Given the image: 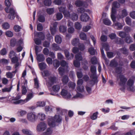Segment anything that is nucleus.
Wrapping results in <instances>:
<instances>
[{"label": "nucleus", "instance_id": "nucleus-24", "mask_svg": "<svg viewBox=\"0 0 135 135\" xmlns=\"http://www.w3.org/2000/svg\"><path fill=\"white\" fill-rule=\"evenodd\" d=\"M22 131L24 134L28 135H33L32 132L30 130L27 129H23Z\"/></svg>", "mask_w": 135, "mask_h": 135}, {"label": "nucleus", "instance_id": "nucleus-57", "mask_svg": "<svg viewBox=\"0 0 135 135\" xmlns=\"http://www.w3.org/2000/svg\"><path fill=\"white\" fill-rule=\"evenodd\" d=\"M21 28V27L18 25L15 26L14 27V29L16 32H19L20 31Z\"/></svg>", "mask_w": 135, "mask_h": 135}, {"label": "nucleus", "instance_id": "nucleus-1", "mask_svg": "<svg viewBox=\"0 0 135 135\" xmlns=\"http://www.w3.org/2000/svg\"><path fill=\"white\" fill-rule=\"evenodd\" d=\"M62 119L60 115H55L54 117L48 118V123L49 125L51 127H54L56 125V123L61 122Z\"/></svg>", "mask_w": 135, "mask_h": 135}, {"label": "nucleus", "instance_id": "nucleus-18", "mask_svg": "<svg viewBox=\"0 0 135 135\" xmlns=\"http://www.w3.org/2000/svg\"><path fill=\"white\" fill-rule=\"evenodd\" d=\"M37 55V61L39 62H42L45 59L44 55L42 54H39Z\"/></svg>", "mask_w": 135, "mask_h": 135}, {"label": "nucleus", "instance_id": "nucleus-60", "mask_svg": "<svg viewBox=\"0 0 135 135\" xmlns=\"http://www.w3.org/2000/svg\"><path fill=\"white\" fill-rule=\"evenodd\" d=\"M0 54L2 55H6L7 53V51L6 49L5 48L2 49L0 51Z\"/></svg>", "mask_w": 135, "mask_h": 135}, {"label": "nucleus", "instance_id": "nucleus-59", "mask_svg": "<svg viewBox=\"0 0 135 135\" xmlns=\"http://www.w3.org/2000/svg\"><path fill=\"white\" fill-rule=\"evenodd\" d=\"M16 41L15 39L11 40L10 41V44L11 46L14 47L16 45Z\"/></svg>", "mask_w": 135, "mask_h": 135}, {"label": "nucleus", "instance_id": "nucleus-16", "mask_svg": "<svg viewBox=\"0 0 135 135\" xmlns=\"http://www.w3.org/2000/svg\"><path fill=\"white\" fill-rule=\"evenodd\" d=\"M114 40L115 43L118 44H123L124 43V41L122 39L118 37H116Z\"/></svg>", "mask_w": 135, "mask_h": 135}, {"label": "nucleus", "instance_id": "nucleus-51", "mask_svg": "<svg viewBox=\"0 0 135 135\" xmlns=\"http://www.w3.org/2000/svg\"><path fill=\"white\" fill-rule=\"evenodd\" d=\"M98 114V112H96L93 114V115L91 117V118L92 120H95L96 119L97 117V115Z\"/></svg>", "mask_w": 135, "mask_h": 135}, {"label": "nucleus", "instance_id": "nucleus-63", "mask_svg": "<svg viewBox=\"0 0 135 135\" xmlns=\"http://www.w3.org/2000/svg\"><path fill=\"white\" fill-rule=\"evenodd\" d=\"M6 35L9 37H12L13 35V33L10 31H7L6 33Z\"/></svg>", "mask_w": 135, "mask_h": 135}, {"label": "nucleus", "instance_id": "nucleus-20", "mask_svg": "<svg viewBox=\"0 0 135 135\" xmlns=\"http://www.w3.org/2000/svg\"><path fill=\"white\" fill-rule=\"evenodd\" d=\"M52 129L51 128H48L46 131L43 133V135H50L52 133Z\"/></svg>", "mask_w": 135, "mask_h": 135}, {"label": "nucleus", "instance_id": "nucleus-17", "mask_svg": "<svg viewBox=\"0 0 135 135\" xmlns=\"http://www.w3.org/2000/svg\"><path fill=\"white\" fill-rule=\"evenodd\" d=\"M38 66L40 70H42L46 69L47 65L45 63L42 62L39 64Z\"/></svg>", "mask_w": 135, "mask_h": 135}, {"label": "nucleus", "instance_id": "nucleus-62", "mask_svg": "<svg viewBox=\"0 0 135 135\" xmlns=\"http://www.w3.org/2000/svg\"><path fill=\"white\" fill-rule=\"evenodd\" d=\"M43 30V27L42 25L40 23L38 24L37 26V30L39 31H41Z\"/></svg>", "mask_w": 135, "mask_h": 135}, {"label": "nucleus", "instance_id": "nucleus-22", "mask_svg": "<svg viewBox=\"0 0 135 135\" xmlns=\"http://www.w3.org/2000/svg\"><path fill=\"white\" fill-rule=\"evenodd\" d=\"M118 50L119 51L124 54L127 55L128 54V50L125 47L120 49Z\"/></svg>", "mask_w": 135, "mask_h": 135}, {"label": "nucleus", "instance_id": "nucleus-13", "mask_svg": "<svg viewBox=\"0 0 135 135\" xmlns=\"http://www.w3.org/2000/svg\"><path fill=\"white\" fill-rule=\"evenodd\" d=\"M124 25V24L123 23L117 22L114 23L113 25L115 29L118 30H120L122 29Z\"/></svg>", "mask_w": 135, "mask_h": 135}, {"label": "nucleus", "instance_id": "nucleus-55", "mask_svg": "<svg viewBox=\"0 0 135 135\" xmlns=\"http://www.w3.org/2000/svg\"><path fill=\"white\" fill-rule=\"evenodd\" d=\"M102 46L103 48L106 51H108L109 50V47L107 44L104 43L103 44Z\"/></svg>", "mask_w": 135, "mask_h": 135}, {"label": "nucleus", "instance_id": "nucleus-4", "mask_svg": "<svg viewBox=\"0 0 135 135\" xmlns=\"http://www.w3.org/2000/svg\"><path fill=\"white\" fill-rule=\"evenodd\" d=\"M47 128V124L43 122H40L37 127V130L38 132L43 131Z\"/></svg>", "mask_w": 135, "mask_h": 135}, {"label": "nucleus", "instance_id": "nucleus-10", "mask_svg": "<svg viewBox=\"0 0 135 135\" xmlns=\"http://www.w3.org/2000/svg\"><path fill=\"white\" fill-rule=\"evenodd\" d=\"M61 93L62 97L67 99L70 98L71 97V94L68 92L67 90L64 89L62 90Z\"/></svg>", "mask_w": 135, "mask_h": 135}, {"label": "nucleus", "instance_id": "nucleus-8", "mask_svg": "<svg viewBox=\"0 0 135 135\" xmlns=\"http://www.w3.org/2000/svg\"><path fill=\"white\" fill-rule=\"evenodd\" d=\"M36 115L34 113L31 112L28 113L27 115L28 120L31 122H35L36 120Z\"/></svg>", "mask_w": 135, "mask_h": 135}, {"label": "nucleus", "instance_id": "nucleus-29", "mask_svg": "<svg viewBox=\"0 0 135 135\" xmlns=\"http://www.w3.org/2000/svg\"><path fill=\"white\" fill-rule=\"evenodd\" d=\"M62 81L64 84H66L68 82L69 78L66 75H64L62 78Z\"/></svg>", "mask_w": 135, "mask_h": 135}, {"label": "nucleus", "instance_id": "nucleus-32", "mask_svg": "<svg viewBox=\"0 0 135 135\" xmlns=\"http://www.w3.org/2000/svg\"><path fill=\"white\" fill-rule=\"evenodd\" d=\"M120 6L119 3L117 1H114L112 3V8H118Z\"/></svg>", "mask_w": 135, "mask_h": 135}, {"label": "nucleus", "instance_id": "nucleus-3", "mask_svg": "<svg viewBox=\"0 0 135 135\" xmlns=\"http://www.w3.org/2000/svg\"><path fill=\"white\" fill-rule=\"evenodd\" d=\"M9 57L11 58L12 62L13 64H15L18 62V57L16 56V54L14 51L12 50L10 52Z\"/></svg>", "mask_w": 135, "mask_h": 135}, {"label": "nucleus", "instance_id": "nucleus-15", "mask_svg": "<svg viewBox=\"0 0 135 135\" xmlns=\"http://www.w3.org/2000/svg\"><path fill=\"white\" fill-rule=\"evenodd\" d=\"M72 44L74 46H77L79 44V40L78 38H75L73 39L71 42Z\"/></svg>", "mask_w": 135, "mask_h": 135}, {"label": "nucleus", "instance_id": "nucleus-37", "mask_svg": "<svg viewBox=\"0 0 135 135\" xmlns=\"http://www.w3.org/2000/svg\"><path fill=\"white\" fill-rule=\"evenodd\" d=\"M103 23L107 25H109L111 24V21L107 18H105L103 20Z\"/></svg>", "mask_w": 135, "mask_h": 135}, {"label": "nucleus", "instance_id": "nucleus-30", "mask_svg": "<svg viewBox=\"0 0 135 135\" xmlns=\"http://www.w3.org/2000/svg\"><path fill=\"white\" fill-rule=\"evenodd\" d=\"M33 96V95L32 93H29L27 95L26 98L25 99L26 100H27V102L31 100Z\"/></svg>", "mask_w": 135, "mask_h": 135}, {"label": "nucleus", "instance_id": "nucleus-23", "mask_svg": "<svg viewBox=\"0 0 135 135\" xmlns=\"http://www.w3.org/2000/svg\"><path fill=\"white\" fill-rule=\"evenodd\" d=\"M60 88V86L59 85H54L52 87V89L53 91L55 93L58 92L59 91Z\"/></svg>", "mask_w": 135, "mask_h": 135}, {"label": "nucleus", "instance_id": "nucleus-48", "mask_svg": "<svg viewBox=\"0 0 135 135\" xmlns=\"http://www.w3.org/2000/svg\"><path fill=\"white\" fill-rule=\"evenodd\" d=\"M91 63L92 64L96 65L97 63V60L95 57H92L91 59Z\"/></svg>", "mask_w": 135, "mask_h": 135}, {"label": "nucleus", "instance_id": "nucleus-41", "mask_svg": "<svg viewBox=\"0 0 135 135\" xmlns=\"http://www.w3.org/2000/svg\"><path fill=\"white\" fill-rule=\"evenodd\" d=\"M52 48L55 51L59 50L60 48L59 46L55 43L53 44L52 45Z\"/></svg>", "mask_w": 135, "mask_h": 135}, {"label": "nucleus", "instance_id": "nucleus-7", "mask_svg": "<svg viewBox=\"0 0 135 135\" xmlns=\"http://www.w3.org/2000/svg\"><path fill=\"white\" fill-rule=\"evenodd\" d=\"M134 83V80L133 79L130 78L128 80L127 83V85L128 86L127 88L128 90L131 91L133 90Z\"/></svg>", "mask_w": 135, "mask_h": 135}, {"label": "nucleus", "instance_id": "nucleus-6", "mask_svg": "<svg viewBox=\"0 0 135 135\" xmlns=\"http://www.w3.org/2000/svg\"><path fill=\"white\" fill-rule=\"evenodd\" d=\"M120 82L119 83V85L122 86H124L127 79L125 76L123 75H120L119 76Z\"/></svg>", "mask_w": 135, "mask_h": 135}, {"label": "nucleus", "instance_id": "nucleus-45", "mask_svg": "<svg viewBox=\"0 0 135 135\" xmlns=\"http://www.w3.org/2000/svg\"><path fill=\"white\" fill-rule=\"evenodd\" d=\"M90 54L92 55H94L95 54V51L94 48L92 47L90 48L88 50Z\"/></svg>", "mask_w": 135, "mask_h": 135}, {"label": "nucleus", "instance_id": "nucleus-40", "mask_svg": "<svg viewBox=\"0 0 135 135\" xmlns=\"http://www.w3.org/2000/svg\"><path fill=\"white\" fill-rule=\"evenodd\" d=\"M38 21L39 22H43L45 21V18L44 16L42 15H40L38 17Z\"/></svg>", "mask_w": 135, "mask_h": 135}, {"label": "nucleus", "instance_id": "nucleus-53", "mask_svg": "<svg viewBox=\"0 0 135 135\" xmlns=\"http://www.w3.org/2000/svg\"><path fill=\"white\" fill-rule=\"evenodd\" d=\"M35 82V87L38 89L39 87L38 81L37 79H35L34 80Z\"/></svg>", "mask_w": 135, "mask_h": 135}, {"label": "nucleus", "instance_id": "nucleus-26", "mask_svg": "<svg viewBox=\"0 0 135 135\" xmlns=\"http://www.w3.org/2000/svg\"><path fill=\"white\" fill-rule=\"evenodd\" d=\"M115 73L117 74H120L122 72V67L121 66L116 67L115 69Z\"/></svg>", "mask_w": 135, "mask_h": 135}, {"label": "nucleus", "instance_id": "nucleus-25", "mask_svg": "<svg viewBox=\"0 0 135 135\" xmlns=\"http://www.w3.org/2000/svg\"><path fill=\"white\" fill-rule=\"evenodd\" d=\"M55 40L56 42L60 44L62 42V38L59 35H56L55 37Z\"/></svg>", "mask_w": 135, "mask_h": 135}, {"label": "nucleus", "instance_id": "nucleus-28", "mask_svg": "<svg viewBox=\"0 0 135 135\" xmlns=\"http://www.w3.org/2000/svg\"><path fill=\"white\" fill-rule=\"evenodd\" d=\"M76 60L79 61H81L82 60V57L80 53L76 54L75 56Z\"/></svg>", "mask_w": 135, "mask_h": 135}, {"label": "nucleus", "instance_id": "nucleus-54", "mask_svg": "<svg viewBox=\"0 0 135 135\" xmlns=\"http://www.w3.org/2000/svg\"><path fill=\"white\" fill-rule=\"evenodd\" d=\"M38 37L41 39H44V35L42 32H39L37 33Z\"/></svg>", "mask_w": 135, "mask_h": 135}, {"label": "nucleus", "instance_id": "nucleus-14", "mask_svg": "<svg viewBox=\"0 0 135 135\" xmlns=\"http://www.w3.org/2000/svg\"><path fill=\"white\" fill-rule=\"evenodd\" d=\"M116 9L115 8H112L111 17L114 22L116 20V18L115 15L116 14Z\"/></svg>", "mask_w": 135, "mask_h": 135}, {"label": "nucleus", "instance_id": "nucleus-11", "mask_svg": "<svg viewBox=\"0 0 135 135\" xmlns=\"http://www.w3.org/2000/svg\"><path fill=\"white\" fill-rule=\"evenodd\" d=\"M10 14L8 15V18L11 20H13L15 18V15L16 13L15 10L13 8H11L9 9V12Z\"/></svg>", "mask_w": 135, "mask_h": 135}, {"label": "nucleus", "instance_id": "nucleus-9", "mask_svg": "<svg viewBox=\"0 0 135 135\" xmlns=\"http://www.w3.org/2000/svg\"><path fill=\"white\" fill-rule=\"evenodd\" d=\"M75 5L78 7L83 6L85 8L87 7V5L84 1L81 0H77L75 3Z\"/></svg>", "mask_w": 135, "mask_h": 135}, {"label": "nucleus", "instance_id": "nucleus-34", "mask_svg": "<svg viewBox=\"0 0 135 135\" xmlns=\"http://www.w3.org/2000/svg\"><path fill=\"white\" fill-rule=\"evenodd\" d=\"M56 20L57 21L60 20L63 17V15L61 13L58 12L56 15Z\"/></svg>", "mask_w": 135, "mask_h": 135}, {"label": "nucleus", "instance_id": "nucleus-35", "mask_svg": "<svg viewBox=\"0 0 135 135\" xmlns=\"http://www.w3.org/2000/svg\"><path fill=\"white\" fill-rule=\"evenodd\" d=\"M38 117L40 120H43L45 119V115L44 113H40L38 114Z\"/></svg>", "mask_w": 135, "mask_h": 135}, {"label": "nucleus", "instance_id": "nucleus-12", "mask_svg": "<svg viewBox=\"0 0 135 135\" xmlns=\"http://www.w3.org/2000/svg\"><path fill=\"white\" fill-rule=\"evenodd\" d=\"M89 18V17L85 13H83L80 17L81 21L83 22L87 21Z\"/></svg>", "mask_w": 135, "mask_h": 135}, {"label": "nucleus", "instance_id": "nucleus-38", "mask_svg": "<svg viewBox=\"0 0 135 135\" xmlns=\"http://www.w3.org/2000/svg\"><path fill=\"white\" fill-rule=\"evenodd\" d=\"M75 83L70 82H69L68 84V86L69 88H71L72 89H75Z\"/></svg>", "mask_w": 135, "mask_h": 135}, {"label": "nucleus", "instance_id": "nucleus-64", "mask_svg": "<svg viewBox=\"0 0 135 135\" xmlns=\"http://www.w3.org/2000/svg\"><path fill=\"white\" fill-rule=\"evenodd\" d=\"M46 12L48 14L50 15L53 13L54 9L53 8H48L47 9Z\"/></svg>", "mask_w": 135, "mask_h": 135}, {"label": "nucleus", "instance_id": "nucleus-33", "mask_svg": "<svg viewBox=\"0 0 135 135\" xmlns=\"http://www.w3.org/2000/svg\"><path fill=\"white\" fill-rule=\"evenodd\" d=\"M125 41L128 44L132 42L131 37L130 36H127L125 39Z\"/></svg>", "mask_w": 135, "mask_h": 135}, {"label": "nucleus", "instance_id": "nucleus-43", "mask_svg": "<svg viewBox=\"0 0 135 135\" xmlns=\"http://www.w3.org/2000/svg\"><path fill=\"white\" fill-rule=\"evenodd\" d=\"M64 16L66 17L70 18V13L66 9L63 13Z\"/></svg>", "mask_w": 135, "mask_h": 135}, {"label": "nucleus", "instance_id": "nucleus-46", "mask_svg": "<svg viewBox=\"0 0 135 135\" xmlns=\"http://www.w3.org/2000/svg\"><path fill=\"white\" fill-rule=\"evenodd\" d=\"M119 36L122 38L125 37L126 36V33L123 31H120L119 33Z\"/></svg>", "mask_w": 135, "mask_h": 135}, {"label": "nucleus", "instance_id": "nucleus-19", "mask_svg": "<svg viewBox=\"0 0 135 135\" xmlns=\"http://www.w3.org/2000/svg\"><path fill=\"white\" fill-rule=\"evenodd\" d=\"M71 19L73 21H76L78 20V16L77 13H73L70 16Z\"/></svg>", "mask_w": 135, "mask_h": 135}, {"label": "nucleus", "instance_id": "nucleus-56", "mask_svg": "<svg viewBox=\"0 0 135 135\" xmlns=\"http://www.w3.org/2000/svg\"><path fill=\"white\" fill-rule=\"evenodd\" d=\"M77 90L78 91L82 92L84 90V87L82 85H77Z\"/></svg>", "mask_w": 135, "mask_h": 135}, {"label": "nucleus", "instance_id": "nucleus-47", "mask_svg": "<svg viewBox=\"0 0 135 135\" xmlns=\"http://www.w3.org/2000/svg\"><path fill=\"white\" fill-rule=\"evenodd\" d=\"M12 88V86L11 85L9 88H6L2 89V91L3 92H9L11 91Z\"/></svg>", "mask_w": 135, "mask_h": 135}, {"label": "nucleus", "instance_id": "nucleus-50", "mask_svg": "<svg viewBox=\"0 0 135 135\" xmlns=\"http://www.w3.org/2000/svg\"><path fill=\"white\" fill-rule=\"evenodd\" d=\"M60 65L61 66L65 67L66 66H68V63L65 61L62 60L61 61Z\"/></svg>", "mask_w": 135, "mask_h": 135}, {"label": "nucleus", "instance_id": "nucleus-27", "mask_svg": "<svg viewBox=\"0 0 135 135\" xmlns=\"http://www.w3.org/2000/svg\"><path fill=\"white\" fill-rule=\"evenodd\" d=\"M74 27L76 29L80 30L82 26L80 23L78 22L75 23Z\"/></svg>", "mask_w": 135, "mask_h": 135}, {"label": "nucleus", "instance_id": "nucleus-49", "mask_svg": "<svg viewBox=\"0 0 135 135\" xmlns=\"http://www.w3.org/2000/svg\"><path fill=\"white\" fill-rule=\"evenodd\" d=\"M79 61L76 60H75L73 62V64L74 66L77 68L79 67L80 65Z\"/></svg>", "mask_w": 135, "mask_h": 135}, {"label": "nucleus", "instance_id": "nucleus-44", "mask_svg": "<svg viewBox=\"0 0 135 135\" xmlns=\"http://www.w3.org/2000/svg\"><path fill=\"white\" fill-rule=\"evenodd\" d=\"M60 64L59 61L57 60H55L54 61L53 65L54 67H56V68L59 66Z\"/></svg>", "mask_w": 135, "mask_h": 135}, {"label": "nucleus", "instance_id": "nucleus-52", "mask_svg": "<svg viewBox=\"0 0 135 135\" xmlns=\"http://www.w3.org/2000/svg\"><path fill=\"white\" fill-rule=\"evenodd\" d=\"M86 89L89 94H90L91 93L92 88L89 87L88 85H87L86 86Z\"/></svg>", "mask_w": 135, "mask_h": 135}, {"label": "nucleus", "instance_id": "nucleus-2", "mask_svg": "<svg viewBox=\"0 0 135 135\" xmlns=\"http://www.w3.org/2000/svg\"><path fill=\"white\" fill-rule=\"evenodd\" d=\"M90 70L92 74H91L90 77L92 80L91 81H93L94 83H98V77L96 74L97 68L96 66L94 65H92L91 66Z\"/></svg>", "mask_w": 135, "mask_h": 135}, {"label": "nucleus", "instance_id": "nucleus-31", "mask_svg": "<svg viewBox=\"0 0 135 135\" xmlns=\"http://www.w3.org/2000/svg\"><path fill=\"white\" fill-rule=\"evenodd\" d=\"M59 30L61 32H65L66 31L67 27L63 26H61L59 27Z\"/></svg>", "mask_w": 135, "mask_h": 135}, {"label": "nucleus", "instance_id": "nucleus-36", "mask_svg": "<svg viewBox=\"0 0 135 135\" xmlns=\"http://www.w3.org/2000/svg\"><path fill=\"white\" fill-rule=\"evenodd\" d=\"M59 74L61 76L64 74L65 72L64 69L61 67H60L58 69Z\"/></svg>", "mask_w": 135, "mask_h": 135}, {"label": "nucleus", "instance_id": "nucleus-39", "mask_svg": "<svg viewBox=\"0 0 135 135\" xmlns=\"http://www.w3.org/2000/svg\"><path fill=\"white\" fill-rule=\"evenodd\" d=\"M52 2L51 0H45L44 2V4L47 6H49L51 4Z\"/></svg>", "mask_w": 135, "mask_h": 135}, {"label": "nucleus", "instance_id": "nucleus-61", "mask_svg": "<svg viewBox=\"0 0 135 135\" xmlns=\"http://www.w3.org/2000/svg\"><path fill=\"white\" fill-rule=\"evenodd\" d=\"M126 22L128 25L131 26V19L129 17H127L126 18Z\"/></svg>", "mask_w": 135, "mask_h": 135}, {"label": "nucleus", "instance_id": "nucleus-5", "mask_svg": "<svg viewBox=\"0 0 135 135\" xmlns=\"http://www.w3.org/2000/svg\"><path fill=\"white\" fill-rule=\"evenodd\" d=\"M48 79L47 85L49 87H51L54 84L56 83L57 80V78L54 76H51L48 78Z\"/></svg>", "mask_w": 135, "mask_h": 135}, {"label": "nucleus", "instance_id": "nucleus-42", "mask_svg": "<svg viewBox=\"0 0 135 135\" xmlns=\"http://www.w3.org/2000/svg\"><path fill=\"white\" fill-rule=\"evenodd\" d=\"M80 38L82 40H85L86 39V34L84 33H81L80 35Z\"/></svg>", "mask_w": 135, "mask_h": 135}, {"label": "nucleus", "instance_id": "nucleus-21", "mask_svg": "<svg viewBox=\"0 0 135 135\" xmlns=\"http://www.w3.org/2000/svg\"><path fill=\"white\" fill-rule=\"evenodd\" d=\"M118 65V63L114 59L112 60L110 62V66L113 67H116Z\"/></svg>", "mask_w": 135, "mask_h": 135}, {"label": "nucleus", "instance_id": "nucleus-58", "mask_svg": "<svg viewBox=\"0 0 135 135\" xmlns=\"http://www.w3.org/2000/svg\"><path fill=\"white\" fill-rule=\"evenodd\" d=\"M107 55L108 57L109 58H112L114 56V53L111 52H107Z\"/></svg>", "mask_w": 135, "mask_h": 135}]
</instances>
